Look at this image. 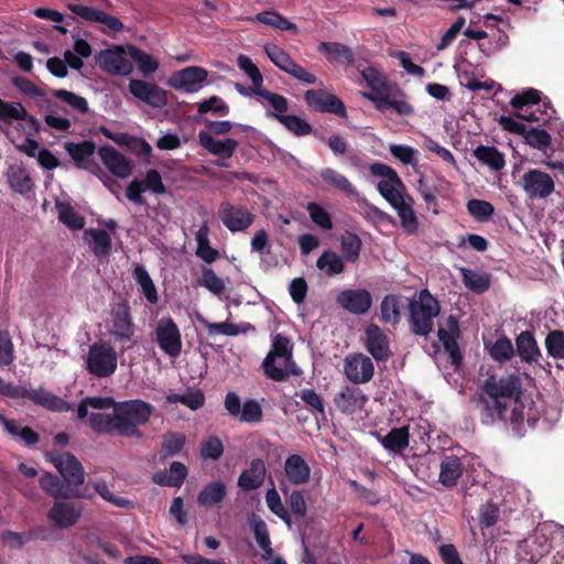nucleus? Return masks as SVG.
Returning a JSON list of instances; mask_svg holds the SVG:
<instances>
[{"label":"nucleus","mask_w":564,"mask_h":564,"mask_svg":"<svg viewBox=\"0 0 564 564\" xmlns=\"http://www.w3.org/2000/svg\"><path fill=\"white\" fill-rule=\"evenodd\" d=\"M198 143L209 154L217 156L215 165L227 167V160L232 158L239 147V142L232 138H218L208 131L198 132Z\"/></svg>","instance_id":"obj_9"},{"label":"nucleus","mask_w":564,"mask_h":564,"mask_svg":"<svg viewBox=\"0 0 564 564\" xmlns=\"http://www.w3.org/2000/svg\"><path fill=\"white\" fill-rule=\"evenodd\" d=\"M226 485L218 480L204 486L197 496V502L203 507L219 505L226 497Z\"/></svg>","instance_id":"obj_43"},{"label":"nucleus","mask_w":564,"mask_h":564,"mask_svg":"<svg viewBox=\"0 0 564 564\" xmlns=\"http://www.w3.org/2000/svg\"><path fill=\"white\" fill-rule=\"evenodd\" d=\"M336 301L343 308L356 315L365 314L372 304V297L365 289L344 290Z\"/></svg>","instance_id":"obj_24"},{"label":"nucleus","mask_w":564,"mask_h":564,"mask_svg":"<svg viewBox=\"0 0 564 564\" xmlns=\"http://www.w3.org/2000/svg\"><path fill=\"white\" fill-rule=\"evenodd\" d=\"M410 324L413 333L426 336L433 329L434 318L440 314V304L426 290L409 303Z\"/></svg>","instance_id":"obj_6"},{"label":"nucleus","mask_w":564,"mask_h":564,"mask_svg":"<svg viewBox=\"0 0 564 564\" xmlns=\"http://www.w3.org/2000/svg\"><path fill=\"white\" fill-rule=\"evenodd\" d=\"M437 336L443 344L444 349L448 352L454 370L458 369V321L451 315L444 324L438 328Z\"/></svg>","instance_id":"obj_26"},{"label":"nucleus","mask_w":564,"mask_h":564,"mask_svg":"<svg viewBox=\"0 0 564 564\" xmlns=\"http://www.w3.org/2000/svg\"><path fill=\"white\" fill-rule=\"evenodd\" d=\"M56 209L58 219L70 229H82L85 225V219L80 216L74 207L69 204L56 200Z\"/></svg>","instance_id":"obj_52"},{"label":"nucleus","mask_w":564,"mask_h":564,"mask_svg":"<svg viewBox=\"0 0 564 564\" xmlns=\"http://www.w3.org/2000/svg\"><path fill=\"white\" fill-rule=\"evenodd\" d=\"M322 181L329 187L337 189L348 196L359 197L358 192L349 180L332 167L323 169L319 173Z\"/></svg>","instance_id":"obj_40"},{"label":"nucleus","mask_w":564,"mask_h":564,"mask_svg":"<svg viewBox=\"0 0 564 564\" xmlns=\"http://www.w3.org/2000/svg\"><path fill=\"white\" fill-rule=\"evenodd\" d=\"M109 334L119 343H129L134 335V323L127 302L115 305L107 323Z\"/></svg>","instance_id":"obj_11"},{"label":"nucleus","mask_w":564,"mask_h":564,"mask_svg":"<svg viewBox=\"0 0 564 564\" xmlns=\"http://www.w3.org/2000/svg\"><path fill=\"white\" fill-rule=\"evenodd\" d=\"M500 519V508L497 503L488 501L480 506L478 511V523L480 529L492 528Z\"/></svg>","instance_id":"obj_64"},{"label":"nucleus","mask_w":564,"mask_h":564,"mask_svg":"<svg viewBox=\"0 0 564 564\" xmlns=\"http://www.w3.org/2000/svg\"><path fill=\"white\" fill-rule=\"evenodd\" d=\"M100 160L116 176L127 178L132 173V162L112 147H101L98 151Z\"/></svg>","instance_id":"obj_27"},{"label":"nucleus","mask_w":564,"mask_h":564,"mask_svg":"<svg viewBox=\"0 0 564 564\" xmlns=\"http://www.w3.org/2000/svg\"><path fill=\"white\" fill-rule=\"evenodd\" d=\"M307 105L315 110L335 113L341 117L346 116V107L344 102L333 94L324 90H307L304 95Z\"/></svg>","instance_id":"obj_23"},{"label":"nucleus","mask_w":564,"mask_h":564,"mask_svg":"<svg viewBox=\"0 0 564 564\" xmlns=\"http://www.w3.org/2000/svg\"><path fill=\"white\" fill-rule=\"evenodd\" d=\"M128 90L135 99L153 108H163L167 104L166 91L154 83L130 79Z\"/></svg>","instance_id":"obj_16"},{"label":"nucleus","mask_w":564,"mask_h":564,"mask_svg":"<svg viewBox=\"0 0 564 564\" xmlns=\"http://www.w3.org/2000/svg\"><path fill=\"white\" fill-rule=\"evenodd\" d=\"M484 416L487 422L507 415V406L524 393L521 375L516 372L489 375L481 386Z\"/></svg>","instance_id":"obj_1"},{"label":"nucleus","mask_w":564,"mask_h":564,"mask_svg":"<svg viewBox=\"0 0 564 564\" xmlns=\"http://www.w3.org/2000/svg\"><path fill=\"white\" fill-rule=\"evenodd\" d=\"M152 412L153 406L139 399L117 402V435L140 440L143 433L139 426L148 423Z\"/></svg>","instance_id":"obj_5"},{"label":"nucleus","mask_w":564,"mask_h":564,"mask_svg":"<svg viewBox=\"0 0 564 564\" xmlns=\"http://www.w3.org/2000/svg\"><path fill=\"white\" fill-rule=\"evenodd\" d=\"M101 69L110 75L129 76L133 72V65L129 59L128 46L124 48L115 45L101 51L97 56Z\"/></svg>","instance_id":"obj_12"},{"label":"nucleus","mask_w":564,"mask_h":564,"mask_svg":"<svg viewBox=\"0 0 564 564\" xmlns=\"http://www.w3.org/2000/svg\"><path fill=\"white\" fill-rule=\"evenodd\" d=\"M284 475L293 486L305 485L311 478V467L301 455L292 454L284 462Z\"/></svg>","instance_id":"obj_30"},{"label":"nucleus","mask_w":564,"mask_h":564,"mask_svg":"<svg viewBox=\"0 0 564 564\" xmlns=\"http://www.w3.org/2000/svg\"><path fill=\"white\" fill-rule=\"evenodd\" d=\"M6 177L10 188L19 194H26L33 188L31 176L22 164H11L6 171Z\"/></svg>","instance_id":"obj_34"},{"label":"nucleus","mask_w":564,"mask_h":564,"mask_svg":"<svg viewBox=\"0 0 564 564\" xmlns=\"http://www.w3.org/2000/svg\"><path fill=\"white\" fill-rule=\"evenodd\" d=\"M340 249L344 258L348 262H357L360 256L362 242L361 239L354 232L346 231L340 237Z\"/></svg>","instance_id":"obj_50"},{"label":"nucleus","mask_w":564,"mask_h":564,"mask_svg":"<svg viewBox=\"0 0 564 564\" xmlns=\"http://www.w3.org/2000/svg\"><path fill=\"white\" fill-rule=\"evenodd\" d=\"M489 356L500 364L508 362L514 356L512 341L506 335H501L492 344L485 343Z\"/></svg>","instance_id":"obj_45"},{"label":"nucleus","mask_w":564,"mask_h":564,"mask_svg":"<svg viewBox=\"0 0 564 564\" xmlns=\"http://www.w3.org/2000/svg\"><path fill=\"white\" fill-rule=\"evenodd\" d=\"M118 357L115 348L104 341L89 347L86 359L87 370L98 378L109 377L117 369Z\"/></svg>","instance_id":"obj_8"},{"label":"nucleus","mask_w":564,"mask_h":564,"mask_svg":"<svg viewBox=\"0 0 564 564\" xmlns=\"http://www.w3.org/2000/svg\"><path fill=\"white\" fill-rule=\"evenodd\" d=\"M253 19L278 30L291 31L294 33L297 32V26L276 11H262L259 12Z\"/></svg>","instance_id":"obj_51"},{"label":"nucleus","mask_w":564,"mask_h":564,"mask_svg":"<svg viewBox=\"0 0 564 564\" xmlns=\"http://www.w3.org/2000/svg\"><path fill=\"white\" fill-rule=\"evenodd\" d=\"M128 54L143 76H149L159 69L160 63L137 46L128 45Z\"/></svg>","instance_id":"obj_47"},{"label":"nucleus","mask_w":564,"mask_h":564,"mask_svg":"<svg viewBox=\"0 0 564 564\" xmlns=\"http://www.w3.org/2000/svg\"><path fill=\"white\" fill-rule=\"evenodd\" d=\"M475 158L492 171H501L506 165L505 155L496 147L479 145L474 150Z\"/></svg>","instance_id":"obj_42"},{"label":"nucleus","mask_w":564,"mask_h":564,"mask_svg":"<svg viewBox=\"0 0 564 564\" xmlns=\"http://www.w3.org/2000/svg\"><path fill=\"white\" fill-rule=\"evenodd\" d=\"M28 112L22 104L0 99V122L11 124L14 121L24 120Z\"/></svg>","instance_id":"obj_57"},{"label":"nucleus","mask_w":564,"mask_h":564,"mask_svg":"<svg viewBox=\"0 0 564 564\" xmlns=\"http://www.w3.org/2000/svg\"><path fill=\"white\" fill-rule=\"evenodd\" d=\"M362 77L372 89L371 93H364V96L373 102H382L383 95L388 91V86L383 76L375 68L367 67L362 70Z\"/></svg>","instance_id":"obj_41"},{"label":"nucleus","mask_w":564,"mask_h":564,"mask_svg":"<svg viewBox=\"0 0 564 564\" xmlns=\"http://www.w3.org/2000/svg\"><path fill=\"white\" fill-rule=\"evenodd\" d=\"M83 510L80 502L57 500L48 510L47 518L55 527L68 529L79 521Z\"/></svg>","instance_id":"obj_15"},{"label":"nucleus","mask_w":564,"mask_h":564,"mask_svg":"<svg viewBox=\"0 0 564 564\" xmlns=\"http://www.w3.org/2000/svg\"><path fill=\"white\" fill-rule=\"evenodd\" d=\"M67 7L77 17L89 22L100 23L104 26V30H110L113 32H120L123 30V24L119 19L109 15L101 10L78 3H69Z\"/></svg>","instance_id":"obj_22"},{"label":"nucleus","mask_w":564,"mask_h":564,"mask_svg":"<svg viewBox=\"0 0 564 564\" xmlns=\"http://www.w3.org/2000/svg\"><path fill=\"white\" fill-rule=\"evenodd\" d=\"M186 442V437L182 433L167 432L163 435L160 454L163 458H167L178 454Z\"/></svg>","instance_id":"obj_59"},{"label":"nucleus","mask_w":564,"mask_h":564,"mask_svg":"<svg viewBox=\"0 0 564 564\" xmlns=\"http://www.w3.org/2000/svg\"><path fill=\"white\" fill-rule=\"evenodd\" d=\"M466 208L468 214L478 223L489 221L495 213V207L491 203L477 198L469 199Z\"/></svg>","instance_id":"obj_55"},{"label":"nucleus","mask_w":564,"mask_h":564,"mask_svg":"<svg viewBox=\"0 0 564 564\" xmlns=\"http://www.w3.org/2000/svg\"><path fill=\"white\" fill-rule=\"evenodd\" d=\"M366 347L378 361L387 360L390 355L389 338L379 326L372 324L366 328Z\"/></svg>","instance_id":"obj_28"},{"label":"nucleus","mask_w":564,"mask_h":564,"mask_svg":"<svg viewBox=\"0 0 564 564\" xmlns=\"http://www.w3.org/2000/svg\"><path fill=\"white\" fill-rule=\"evenodd\" d=\"M458 480V457L446 456L441 464L440 481L446 487H453Z\"/></svg>","instance_id":"obj_62"},{"label":"nucleus","mask_w":564,"mask_h":564,"mask_svg":"<svg viewBox=\"0 0 564 564\" xmlns=\"http://www.w3.org/2000/svg\"><path fill=\"white\" fill-rule=\"evenodd\" d=\"M543 412V401L540 398L535 400L525 393L507 406L505 417H496L503 423H508L518 437L525 435L528 429H534Z\"/></svg>","instance_id":"obj_3"},{"label":"nucleus","mask_w":564,"mask_h":564,"mask_svg":"<svg viewBox=\"0 0 564 564\" xmlns=\"http://www.w3.org/2000/svg\"><path fill=\"white\" fill-rule=\"evenodd\" d=\"M205 328L207 329L209 335H226V336H237L242 333H247L248 330L253 329V326L249 323H242L240 325H236L229 322L223 323H205Z\"/></svg>","instance_id":"obj_56"},{"label":"nucleus","mask_w":564,"mask_h":564,"mask_svg":"<svg viewBox=\"0 0 564 564\" xmlns=\"http://www.w3.org/2000/svg\"><path fill=\"white\" fill-rule=\"evenodd\" d=\"M51 462L67 484V487L70 488L84 482V468L74 455L69 453L52 454Z\"/></svg>","instance_id":"obj_17"},{"label":"nucleus","mask_w":564,"mask_h":564,"mask_svg":"<svg viewBox=\"0 0 564 564\" xmlns=\"http://www.w3.org/2000/svg\"><path fill=\"white\" fill-rule=\"evenodd\" d=\"M316 267L319 270H325L329 276L339 274L345 270L343 258L332 250L322 253L316 261Z\"/></svg>","instance_id":"obj_53"},{"label":"nucleus","mask_w":564,"mask_h":564,"mask_svg":"<svg viewBox=\"0 0 564 564\" xmlns=\"http://www.w3.org/2000/svg\"><path fill=\"white\" fill-rule=\"evenodd\" d=\"M541 101V93L534 88H528L520 94H517L510 100V105L514 109L524 110V112H517L516 117L525 120L529 122H542L543 124L549 122L552 116L555 113V109L551 106L550 102H543L544 110H539L540 115H536V111H528V109L532 106L540 107Z\"/></svg>","instance_id":"obj_7"},{"label":"nucleus","mask_w":564,"mask_h":564,"mask_svg":"<svg viewBox=\"0 0 564 564\" xmlns=\"http://www.w3.org/2000/svg\"><path fill=\"white\" fill-rule=\"evenodd\" d=\"M133 278L147 301L150 304H156L159 301L156 288L143 265L137 264L134 267Z\"/></svg>","instance_id":"obj_46"},{"label":"nucleus","mask_w":564,"mask_h":564,"mask_svg":"<svg viewBox=\"0 0 564 564\" xmlns=\"http://www.w3.org/2000/svg\"><path fill=\"white\" fill-rule=\"evenodd\" d=\"M460 491H465V496L467 495V490L475 488L474 492L478 494L485 491V488L481 481L478 479L481 473V465L477 462V458L471 454L465 452L460 454Z\"/></svg>","instance_id":"obj_21"},{"label":"nucleus","mask_w":564,"mask_h":564,"mask_svg":"<svg viewBox=\"0 0 564 564\" xmlns=\"http://www.w3.org/2000/svg\"><path fill=\"white\" fill-rule=\"evenodd\" d=\"M187 476V468L181 462H173L167 470H161L152 476L154 484L167 487H180Z\"/></svg>","instance_id":"obj_36"},{"label":"nucleus","mask_w":564,"mask_h":564,"mask_svg":"<svg viewBox=\"0 0 564 564\" xmlns=\"http://www.w3.org/2000/svg\"><path fill=\"white\" fill-rule=\"evenodd\" d=\"M64 149L78 169L87 170L93 174H97V172L100 171L97 164L93 161L95 144L91 141H84L79 143L65 142Z\"/></svg>","instance_id":"obj_25"},{"label":"nucleus","mask_w":564,"mask_h":564,"mask_svg":"<svg viewBox=\"0 0 564 564\" xmlns=\"http://www.w3.org/2000/svg\"><path fill=\"white\" fill-rule=\"evenodd\" d=\"M268 378L274 381H284L290 376H299L301 370L292 359V345L288 337L278 334L272 339V346L262 362Z\"/></svg>","instance_id":"obj_2"},{"label":"nucleus","mask_w":564,"mask_h":564,"mask_svg":"<svg viewBox=\"0 0 564 564\" xmlns=\"http://www.w3.org/2000/svg\"><path fill=\"white\" fill-rule=\"evenodd\" d=\"M93 487L105 501L111 503L112 506L121 509H130L133 507V502L131 500L112 494L104 480L94 481Z\"/></svg>","instance_id":"obj_63"},{"label":"nucleus","mask_w":564,"mask_h":564,"mask_svg":"<svg viewBox=\"0 0 564 564\" xmlns=\"http://www.w3.org/2000/svg\"><path fill=\"white\" fill-rule=\"evenodd\" d=\"M218 216L226 228L231 232L245 231L254 221V215L245 206L223 202L218 209Z\"/></svg>","instance_id":"obj_14"},{"label":"nucleus","mask_w":564,"mask_h":564,"mask_svg":"<svg viewBox=\"0 0 564 564\" xmlns=\"http://www.w3.org/2000/svg\"><path fill=\"white\" fill-rule=\"evenodd\" d=\"M207 76L208 72L205 68L189 66L174 73L169 79V85L176 90L196 93L202 88Z\"/></svg>","instance_id":"obj_18"},{"label":"nucleus","mask_w":564,"mask_h":564,"mask_svg":"<svg viewBox=\"0 0 564 564\" xmlns=\"http://www.w3.org/2000/svg\"><path fill=\"white\" fill-rule=\"evenodd\" d=\"M521 185L527 195L531 198L550 196L555 188L552 177L540 170H530L521 177Z\"/></svg>","instance_id":"obj_20"},{"label":"nucleus","mask_w":564,"mask_h":564,"mask_svg":"<svg viewBox=\"0 0 564 564\" xmlns=\"http://www.w3.org/2000/svg\"><path fill=\"white\" fill-rule=\"evenodd\" d=\"M464 285L475 294H484L491 286V274L460 268Z\"/></svg>","instance_id":"obj_39"},{"label":"nucleus","mask_w":564,"mask_h":564,"mask_svg":"<svg viewBox=\"0 0 564 564\" xmlns=\"http://www.w3.org/2000/svg\"><path fill=\"white\" fill-rule=\"evenodd\" d=\"M84 239L90 250L98 258L106 257L111 250V238L104 229H87L84 232Z\"/></svg>","instance_id":"obj_37"},{"label":"nucleus","mask_w":564,"mask_h":564,"mask_svg":"<svg viewBox=\"0 0 564 564\" xmlns=\"http://www.w3.org/2000/svg\"><path fill=\"white\" fill-rule=\"evenodd\" d=\"M52 95L59 100L62 104L68 106L72 110L86 113L88 112V102L87 100L78 96L72 91L64 89H56L52 93Z\"/></svg>","instance_id":"obj_61"},{"label":"nucleus","mask_w":564,"mask_h":564,"mask_svg":"<svg viewBox=\"0 0 564 564\" xmlns=\"http://www.w3.org/2000/svg\"><path fill=\"white\" fill-rule=\"evenodd\" d=\"M381 445L390 452H401L409 445V432L406 427L392 429L387 435L380 437Z\"/></svg>","instance_id":"obj_49"},{"label":"nucleus","mask_w":564,"mask_h":564,"mask_svg":"<svg viewBox=\"0 0 564 564\" xmlns=\"http://www.w3.org/2000/svg\"><path fill=\"white\" fill-rule=\"evenodd\" d=\"M394 209L398 212V216L401 220V227L408 234H414L417 230L419 221L415 213L412 208V198L408 197L406 200L395 206Z\"/></svg>","instance_id":"obj_54"},{"label":"nucleus","mask_w":564,"mask_h":564,"mask_svg":"<svg viewBox=\"0 0 564 564\" xmlns=\"http://www.w3.org/2000/svg\"><path fill=\"white\" fill-rule=\"evenodd\" d=\"M516 347L520 359L527 364L538 361L541 356L539 345L530 330H523L517 336Z\"/></svg>","instance_id":"obj_33"},{"label":"nucleus","mask_w":564,"mask_h":564,"mask_svg":"<svg viewBox=\"0 0 564 564\" xmlns=\"http://www.w3.org/2000/svg\"><path fill=\"white\" fill-rule=\"evenodd\" d=\"M22 395L54 412H66L72 408L68 402L43 388L26 390Z\"/></svg>","instance_id":"obj_32"},{"label":"nucleus","mask_w":564,"mask_h":564,"mask_svg":"<svg viewBox=\"0 0 564 564\" xmlns=\"http://www.w3.org/2000/svg\"><path fill=\"white\" fill-rule=\"evenodd\" d=\"M318 52L325 53L327 58L332 62L350 64L354 61L351 50L341 43L323 42L318 45Z\"/></svg>","instance_id":"obj_48"},{"label":"nucleus","mask_w":564,"mask_h":564,"mask_svg":"<svg viewBox=\"0 0 564 564\" xmlns=\"http://www.w3.org/2000/svg\"><path fill=\"white\" fill-rule=\"evenodd\" d=\"M40 486L46 494L55 498H88V496L79 492L78 490H74L69 487L65 489L59 479L48 473L41 476Z\"/></svg>","instance_id":"obj_38"},{"label":"nucleus","mask_w":564,"mask_h":564,"mask_svg":"<svg viewBox=\"0 0 564 564\" xmlns=\"http://www.w3.org/2000/svg\"><path fill=\"white\" fill-rule=\"evenodd\" d=\"M267 476V467L261 458H254L237 480V486L243 491H251L260 488Z\"/></svg>","instance_id":"obj_29"},{"label":"nucleus","mask_w":564,"mask_h":564,"mask_svg":"<svg viewBox=\"0 0 564 564\" xmlns=\"http://www.w3.org/2000/svg\"><path fill=\"white\" fill-rule=\"evenodd\" d=\"M405 299L397 295H387L381 302V317L383 322L395 325L401 319Z\"/></svg>","instance_id":"obj_44"},{"label":"nucleus","mask_w":564,"mask_h":564,"mask_svg":"<svg viewBox=\"0 0 564 564\" xmlns=\"http://www.w3.org/2000/svg\"><path fill=\"white\" fill-rule=\"evenodd\" d=\"M344 372L354 383L369 382L375 373V367L369 357L364 354H352L344 360Z\"/></svg>","instance_id":"obj_19"},{"label":"nucleus","mask_w":564,"mask_h":564,"mask_svg":"<svg viewBox=\"0 0 564 564\" xmlns=\"http://www.w3.org/2000/svg\"><path fill=\"white\" fill-rule=\"evenodd\" d=\"M273 117L297 137L307 135L312 132L311 124L297 116L273 115Z\"/></svg>","instance_id":"obj_60"},{"label":"nucleus","mask_w":564,"mask_h":564,"mask_svg":"<svg viewBox=\"0 0 564 564\" xmlns=\"http://www.w3.org/2000/svg\"><path fill=\"white\" fill-rule=\"evenodd\" d=\"M366 395L355 387H345L334 399L338 410L346 414H352L364 409Z\"/></svg>","instance_id":"obj_31"},{"label":"nucleus","mask_w":564,"mask_h":564,"mask_svg":"<svg viewBox=\"0 0 564 564\" xmlns=\"http://www.w3.org/2000/svg\"><path fill=\"white\" fill-rule=\"evenodd\" d=\"M155 340L162 351L177 357L182 350V336L178 326L171 317H162L155 326Z\"/></svg>","instance_id":"obj_13"},{"label":"nucleus","mask_w":564,"mask_h":564,"mask_svg":"<svg viewBox=\"0 0 564 564\" xmlns=\"http://www.w3.org/2000/svg\"><path fill=\"white\" fill-rule=\"evenodd\" d=\"M546 352L556 360L564 359V330H550L544 339Z\"/></svg>","instance_id":"obj_58"},{"label":"nucleus","mask_w":564,"mask_h":564,"mask_svg":"<svg viewBox=\"0 0 564 564\" xmlns=\"http://www.w3.org/2000/svg\"><path fill=\"white\" fill-rule=\"evenodd\" d=\"M377 189L393 208L406 200L409 197L403 194L405 187L399 176L379 181Z\"/></svg>","instance_id":"obj_35"},{"label":"nucleus","mask_w":564,"mask_h":564,"mask_svg":"<svg viewBox=\"0 0 564 564\" xmlns=\"http://www.w3.org/2000/svg\"><path fill=\"white\" fill-rule=\"evenodd\" d=\"M264 52L270 61L281 70L306 84H315L316 76L297 64L288 52L274 44L264 45Z\"/></svg>","instance_id":"obj_10"},{"label":"nucleus","mask_w":564,"mask_h":564,"mask_svg":"<svg viewBox=\"0 0 564 564\" xmlns=\"http://www.w3.org/2000/svg\"><path fill=\"white\" fill-rule=\"evenodd\" d=\"M116 404L109 397H88L78 405L77 416L84 419L88 415V409L96 410L89 414V426L98 433L117 435Z\"/></svg>","instance_id":"obj_4"}]
</instances>
